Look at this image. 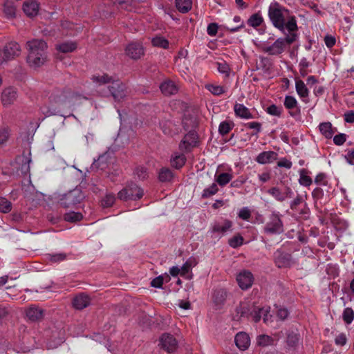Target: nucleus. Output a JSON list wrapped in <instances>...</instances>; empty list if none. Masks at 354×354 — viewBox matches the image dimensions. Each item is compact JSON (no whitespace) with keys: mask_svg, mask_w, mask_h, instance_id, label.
I'll list each match as a JSON object with an SVG mask.
<instances>
[{"mask_svg":"<svg viewBox=\"0 0 354 354\" xmlns=\"http://www.w3.org/2000/svg\"><path fill=\"white\" fill-rule=\"evenodd\" d=\"M217 69L219 73L224 74L226 77H228L230 72V68L225 62H216Z\"/></svg>","mask_w":354,"mask_h":354,"instance_id":"56","label":"nucleus"},{"mask_svg":"<svg viewBox=\"0 0 354 354\" xmlns=\"http://www.w3.org/2000/svg\"><path fill=\"white\" fill-rule=\"evenodd\" d=\"M234 124L230 121H223L220 123L218 127V132L222 136H225L232 129Z\"/></svg>","mask_w":354,"mask_h":354,"instance_id":"44","label":"nucleus"},{"mask_svg":"<svg viewBox=\"0 0 354 354\" xmlns=\"http://www.w3.org/2000/svg\"><path fill=\"white\" fill-rule=\"evenodd\" d=\"M302 196L298 194L294 200L290 203V208L293 211H299V207L304 203Z\"/></svg>","mask_w":354,"mask_h":354,"instance_id":"52","label":"nucleus"},{"mask_svg":"<svg viewBox=\"0 0 354 354\" xmlns=\"http://www.w3.org/2000/svg\"><path fill=\"white\" fill-rule=\"evenodd\" d=\"M254 306L248 302H241L236 308V313L241 317H249Z\"/></svg>","mask_w":354,"mask_h":354,"instance_id":"31","label":"nucleus"},{"mask_svg":"<svg viewBox=\"0 0 354 354\" xmlns=\"http://www.w3.org/2000/svg\"><path fill=\"white\" fill-rule=\"evenodd\" d=\"M236 346L242 351L246 350L250 344V339L249 335L244 332L238 333L234 338Z\"/></svg>","mask_w":354,"mask_h":354,"instance_id":"21","label":"nucleus"},{"mask_svg":"<svg viewBox=\"0 0 354 354\" xmlns=\"http://www.w3.org/2000/svg\"><path fill=\"white\" fill-rule=\"evenodd\" d=\"M115 196L113 193H107L101 199L100 204L103 208H109L113 205L115 202Z\"/></svg>","mask_w":354,"mask_h":354,"instance_id":"42","label":"nucleus"},{"mask_svg":"<svg viewBox=\"0 0 354 354\" xmlns=\"http://www.w3.org/2000/svg\"><path fill=\"white\" fill-rule=\"evenodd\" d=\"M170 280V277L168 274H166L165 277L160 275L156 278H154L151 281V286L155 288H161L164 281L167 283Z\"/></svg>","mask_w":354,"mask_h":354,"instance_id":"49","label":"nucleus"},{"mask_svg":"<svg viewBox=\"0 0 354 354\" xmlns=\"http://www.w3.org/2000/svg\"><path fill=\"white\" fill-rule=\"evenodd\" d=\"M278 154L273 151H266L260 153L255 158V160L261 165L271 163L276 160Z\"/></svg>","mask_w":354,"mask_h":354,"instance_id":"19","label":"nucleus"},{"mask_svg":"<svg viewBox=\"0 0 354 354\" xmlns=\"http://www.w3.org/2000/svg\"><path fill=\"white\" fill-rule=\"evenodd\" d=\"M283 105L288 110V113L291 117L296 118L300 116L301 106L294 96L286 95L284 98Z\"/></svg>","mask_w":354,"mask_h":354,"instance_id":"10","label":"nucleus"},{"mask_svg":"<svg viewBox=\"0 0 354 354\" xmlns=\"http://www.w3.org/2000/svg\"><path fill=\"white\" fill-rule=\"evenodd\" d=\"M218 191L217 185L214 183L209 187L203 189L202 193V198H207L216 194Z\"/></svg>","mask_w":354,"mask_h":354,"instance_id":"47","label":"nucleus"},{"mask_svg":"<svg viewBox=\"0 0 354 354\" xmlns=\"http://www.w3.org/2000/svg\"><path fill=\"white\" fill-rule=\"evenodd\" d=\"M268 15L274 28L281 32L297 33L298 26L296 17L292 12L277 1L270 3Z\"/></svg>","mask_w":354,"mask_h":354,"instance_id":"1","label":"nucleus"},{"mask_svg":"<svg viewBox=\"0 0 354 354\" xmlns=\"http://www.w3.org/2000/svg\"><path fill=\"white\" fill-rule=\"evenodd\" d=\"M83 198V194L80 190L74 189L63 195L59 203L64 208H73L80 203Z\"/></svg>","mask_w":354,"mask_h":354,"instance_id":"6","label":"nucleus"},{"mask_svg":"<svg viewBox=\"0 0 354 354\" xmlns=\"http://www.w3.org/2000/svg\"><path fill=\"white\" fill-rule=\"evenodd\" d=\"M238 216L242 220L248 221L251 217V211L248 207H243L239 210Z\"/></svg>","mask_w":354,"mask_h":354,"instance_id":"63","label":"nucleus"},{"mask_svg":"<svg viewBox=\"0 0 354 354\" xmlns=\"http://www.w3.org/2000/svg\"><path fill=\"white\" fill-rule=\"evenodd\" d=\"M10 136V131L7 127L0 128V145L7 142Z\"/></svg>","mask_w":354,"mask_h":354,"instance_id":"60","label":"nucleus"},{"mask_svg":"<svg viewBox=\"0 0 354 354\" xmlns=\"http://www.w3.org/2000/svg\"><path fill=\"white\" fill-rule=\"evenodd\" d=\"M151 44L155 47L161 48L163 49H168L169 46V41L160 35L154 37L151 39Z\"/></svg>","mask_w":354,"mask_h":354,"instance_id":"40","label":"nucleus"},{"mask_svg":"<svg viewBox=\"0 0 354 354\" xmlns=\"http://www.w3.org/2000/svg\"><path fill=\"white\" fill-rule=\"evenodd\" d=\"M6 57L10 58V60L19 57L21 52L20 45L16 41H10L7 43L4 47Z\"/></svg>","mask_w":354,"mask_h":354,"instance_id":"18","label":"nucleus"},{"mask_svg":"<svg viewBox=\"0 0 354 354\" xmlns=\"http://www.w3.org/2000/svg\"><path fill=\"white\" fill-rule=\"evenodd\" d=\"M227 292L225 289L215 290L213 294V300L216 305L223 304L226 300Z\"/></svg>","mask_w":354,"mask_h":354,"instance_id":"36","label":"nucleus"},{"mask_svg":"<svg viewBox=\"0 0 354 354\" xmlns=\"http://www.w3.org/2000/svg\"><path fill=\"white\" fill-rule=\"evenodd\" d=\"M144 196L143 189L133 182L128 183L118 193V198L122 201H138Z\"/></svg>","mask_w":354,"mask_h":354,"instance_id":"5","label":"nucleus"},{"mask_svg":"<svg viewBox=\"0 0 354 354\" xmlns=\"http://www.w3.org/2000/svg\"><path fill=\"white\" fill-rule=\"evenodd\" d=\"M243 237L238 234L228 240V244L232 248H237L243 244Z\"/></svg>","mask_w":354,"mask_h":354,"instance_id":"46","label":"nucleus"},{"mask_svg":"<svg viewBox=\"0 0 354 354\" xmlns=\"http://www.w3.org/2000/svg\"><path fill=\"white\" fill-rule=\"evenodd\" d=\"M274 262L279 268H290L295 263L291 254L284 251L281 248L274 253Z\"/></svg>","mask_w":354,"mask_h":354,"instance_id":"7","label":"nucleus"},{"mask_svg":"<svg viewBox=\"0 0 354 354\" xmlns=\"http://www.w3.org/2000/svg\"><path fill=\"white\" fill-rule=\"evenodd\" d=\"M267 113L271 115L280 117L283 109L275 104H272L267 108Z\"/></svg>","mask_w":354,"mask_h":354,"instance_id":"59","label":"nucleus"},{"mask_svg":"<svg viewBox=\"0 0 354 354\" xmlns=\"http://www.w3.org/2000/svg\"><path fill=\"white\" fill-rule=\"evenodd\" d=\"M160 344L161 345L162 348L167 352L172 353L176 351L178 343L176 338L173 335L165 333L162 335L160 337Z\"/></svg>","mask_w":354,"mask_h":354,"instance_id":"14","label":"nucleus"},{"mask_svg":"<svg viewBox=\"0 0 354 354\" xmlns=\"http://www.w3.org/2000/svg\"><path fill=\"white\" fill-rule=\"evenodd\" d=\"M283 215L279 212H272L268 217L263 227V232L269 235H279L284 232Z\"/></svg>","mask_w":354,"mask_h":354,"instance_id":"4","label":"nucleus"},{"mask_svg":"<svg viewBox=\"0 0 354 354\" xmlns=\"http://www.w3.org/2000/svg\"><path fill=\"white\" fill-rule=\"evenodd\" d=\"M247 180V176L241 175L231 183L230 187L234 188H240L243 184L246 183Z\"/></svg>","mask_w":354,"mask_h":354,"instance_id":"61","label":"nucleus"},{"mask_svg":"<svg viewBox=\"0 0 354 354\" xmlns=\"http://www.w3.org/2000/svg\"><path fill=\"white\" fill-rule=\"evenodd\" d=\"M295 212L298 213L300 216L304 219H307L309 218L310 216V209L308 207V205L306 203H304L301 207H299V211H295Z\"/></svg>","mask_w":354,"mask_h":354,"instance_id":"58","label":"nucleus"},{"mask_svg":"<svg viewBox=\"0 0 354 354\" xmlns=\"http://www.w3.org/2000/svg\"><path fill=\"white\" fill-rule=\"evenodd\" d=\"M134 174L139 180H144L148 177L147 169L143 166H138L134 170Z\"/></svg>","mask_w":354,"mask_h":354,"instance_id":"51","label":"nucleus"},{"mask_svg":"<svg viewBox=\"0 0 354 354\" xmlns=\"http://www.w3.org/2000/svg\"><path fill=\"white\" fill-rule=\"evenodd\" d=\"M197 136L194 132L187 133L179 144V149L182 151H187L191 146H194L196 142Z\"/></svg>","mask_w":354,"mask_h":354,"instance_id":"22","label":"nucleus"},{"mask_svg":"<svg viewBox=\"0 0 354 354\" xmlns=\"http://www.w3.org/2000/svg\"><path fill=\"white\" fill-rule=\"evenodd\" d=\"M39 4L36 0H26L23 4V10L28 17H35L38 14Z\"/></svg>","mask_w":354,"mask_h":354,"instance_id":"20","label":"nucleus"},{"mask_svg":"<svg viewBox=\"0 0 354 354\" xmlns=\"http://www.w3.org/2000/svg\"><path fill=\"white\" fill-rule=\"evenodd\" d=\"M91 80L97 85L102 86L106 84H111L114 79L112 76L106 73H102V75H93L91 77Z\"/></svg>","mask_w":354,"mask_h":354,"instance_id":"29","label":"nucleus"},{"mask_svg":"<svg viewBox=\"0 0 354 354\" xmlns=\"http://www.w3.org/2000/svg\"><path fill=\"white\" fill-rule=\"evenodd\" d=\"M319 130L322 136L326 139H330L333 135L337 131L336 127H333L330 122H322L319 125Z\"/></svg>","mask_w":354,"mask_h":354,"instance_id":"23","label":"nucleus"},{"mask_svg":"<svg viewBox=\"0 0 354 354\" xmlns=\"http://www.w3.org/2000/svg\"><path fill=\"white\" fill-rule=\"evenodd\" d=\"M109 90L116 101H120L128 95L127 87L120 80H114L109 86Z\"/></svg>","mask_w":354,"mask_h":354,"instance_id":"8","label":"nucleus"},{"mask_svg":"<svg viewBox=\"0 0 354 354\" xmlns=\"http://www.w3.org/2000/svg\"><path fill=\"white\" fill-rule=\"evenodd\" d=\"M46 259L52 263H57L67 259V254L64 252L48 254Z\"/></svg>","mask_w":354,"mask_h":354,"instance_id":"41","label":"nucleus"},{"mask_svg":"<svg viewBox=\"0 0 354 354\" xmlns=\"http://www.w3.org/2000/svg\"><path fill=\"white\" fill-rule=\"evenodd\" d=\"M233 21L236 23H240V24L235 27H231V26H225V28H226L230 32H236L244 27V23H243V21H241V18L240 16H235L233 19Z\"/></svg>","mask_w":354,"mask_h":354,"instance_id":"55","label":"nucleus"},{"mask_svg":"<svg viewBox=\"0 0 354 354\" xmlns=\"http://www.w3.org/2000/svg\"><path fill=\"white\" fill-rule=\"evenodd\" d=\"M295 89L297 95L303 102L307 103L308 102L309 90L301 80H296Z\"/></svg>","mask_w":354,"mask_h":354,"instance_id":"24","label":"nucleus"},{"mask_svg":"<svg viewBox=\"0 0 354 354\" xmlns=\"http://www.w3.org/2000/svg\"><path fill=\"white\" fill-rule=\"evenodd\" d=\"M344 158L349 165H354V149H348L345 151Z\"/></svg>","mask_w":354,"mask_h":354,"instance_id":"64","label":"nucleus"},{"mask_svg":"<svg viewBox=\"0 0 354 354\" xmlns=\"http://www.w3.org/2000/svg\"><path fill=\"white\" fill-rule=\"evenodd\" d=\"M113 3H118L119 8L121 9H124L126 10H132V0H115Z\"/></svg>","mask_w":354,"mask_h":354,"instance_id":"57","label":"nucleus"},{"mask_svg":"<svg viewBox=\"0 0 354 354\" xmlns=\"http://www.w3.org/2000/svg\"><path fill=\"white\" fill-rule=\"evenodd\" d=\"M299 183L301 185L304 187H309L313 183L312 178L308 175L309 171L306 169H301L299 171Z\"/></svg>","mask_w":354,"mask_h":354,"instance_id":"38","label":"nucleus"},{"mask_svg":"<svg viewBox=\"0 0 354 354\" xmlns=\"http://www.w3.org/2000/svg\"><path fill=\"white\" fill-rule=\"evenodd\" d=\"M198 262L194 257H189L181 267L180 275L185 277L189 273L192 268L197 265Z\"/></svg>","mask_w":354,"mask_h":354,"instance_id":"35","label":"nucleus"},{"mask_svg":"<svg viewBox=\"0 0 354 354\" xmlns=\"http://www.w3.org/2000/svg\"><path fill=\"white\" fill-rule=\"evenodd\" d=\"M26 316L31 322H37L44 317V311L37 307L31 306L26 310Z\"/></svg>","mask_w":354,"mask_h":354,"instance_id":"28","label":"nucleus"},{"mask_svg":"<svg viewBox=\"0 0 354 354\" xmlns=\"http://www.w3.org/2000/svg\"><path fill=\"white\" fill-rule=\"evenodd\" d=\"M257 344L260 346H268L274 344V339L267 335H260L257 338Z\"/></svg>","mask_w":354,"mask_h":354,"instance_id":"43","label":"nucleus"},{"mask_svg":"<svg viewBox=\"0 0 354 354\" xmlns=\"http://www.w3.org/2000/svg\"><path fill=\"white\" fill-rule=\"evenodd\" d=\"M186 156L183 153L174 152L170 158V163L172 167L180 169L186 163Z\"/></svg>","mask_w":354,"mask_h":354,"instance_id":"25","label":"nucleus"},{"mask_svg":"<svg viewBox=\"0 0 354 354\" xmlns=\"http://www.w3.org/2000/svg\"><path fill=\"white\" fill-rule=\"evenodd\" d=\"M342 318L345 323L349 324L354 319V311L351 308H346L342 314Z\"/></svg>","mask_w":354,"mask_h":354,"instance_id":"54","label":"nucleus"},{"mask_svg":"<svg viewBox=\"0 0 354 354\" xmlns=\"http://www.w3.org/2000/svg\"><path fill=\"white\" fill-rule=\"evenodd\" d=\"M232 222L228 219H222L214 222L211 227V232L219 236L225 235L228 231L232 230Z\"/></svg>","mask_w":354,"mask_h":354,"instance_id":"12","label":"nucleus"},{"mask_svg":"<svg viewBox=\"0 0 354 354\" xmlns=\"http://www.w3.org/2000/svg\"><path fill=\"white\" fill-rule=\"evenodd\" d=\"M47 44L43 39H32L27 41V62L32 66H40L47 58Z\"/></svg>","mask_w":354,"mask_h":354,"instance_id":"2","label":"nucleus"},{"mask_svg":"<svg viewBox=\"0 0 354 354\" xmlns=\"http://www.w3.org/2000/svg\"><path fill=\"white\" fill-rule=\"evenodd\" d=\"M90 301L89 297L84 293H82L74 297L73 305L75 308L82 310L86 308L90 304Z\"/></svg>","mask_w":354,"mask_h":354,"instance_id":"26","label":"nucleus"},{"mask_svg":"<svg viewBox=\"0 0 354 354\" xmlns=\"http://www.w3.org/2000/svg\"><path fill=\"white\" fill-rule=\"evenodd\" d=\"M299 38L298 33L286 34L285 37L278 38L272 45H264L262 51L270 55H278L284 52L286 46H290Z\"/></svg>","mask_w":354,"mask_h":354,"instance_id":"3","label":"nucleus"},{"mask_svg":"<svg viewBox=\"0 0 354 354\" xmlns=\"http://www.w3.org/2000/svg\"><path fill=\"white\" fill-rule=\"evenodd\" d=\"M233 178V175L231 173L223 172L218 174L216 173L214 176L215 182L219 185L221 187H225L227 184H228Z\"/></svg>","mask_w":354,"mask_h":354,"instance_id":"30","label":"nucleus"},{"mask_svg":"<svg viewBox=\"0 0 354 354\" xmlns=\"http://www.w3.org/2000/svg\"><path fill=\"white\" fill-rule=\"evenodd\" d=\"M265 313H268V311L264 308H259L254 306L250 317L252 318L254 322H258L260 321L262 314H264Z\"/></svg>","mask_w":354,"mask_h":354,"instance_id":"50","label":"nucleus"},{"mask_svg":"<svg viewBox=\"0 0 354 354\" xmlns=\"http://www.w3.org/2000/svg\"><path fill=\"white\" fill-rule=\"evenodd\" d=\"M264 20L261 14L259 12L252 15L247 21V24L248 26L257 28L259 27L263 23Z\"/></svg>","mask_w":354,"mask_h":354,"instance_id":"34","label":"nucleus"},{"mask_svg":"<svg viewBox=\"0 0 354 354\" xmlns=\"http://www.w3.org/2000/svg\"><path fill=\"white\" fill-rule=\"evenodd\" d=\"M268 193L279 202H283L288 198H291L294 195L292 189L288 186H286L283 189L273 187L268 190Z\"/></svg>","mask_w":354,"mask_h":354,"instance_id":"9","label":"nucleus"},{"mask_svg":"<svg viewBox=\"0 0 354 354\" xmlns=\"http://www.w3.org/2000/svg\"><path fill=\"white\" fill-rule=\"evenodd\" d=\"M299 335L294 333L287 335L286 343L290 348H296L299 344Z\"/></svg>","mask_w":354,"mask_h":354,"instance_id":"48","label":"nucleus"},{"mask_svg":"<svg viewBox=\"0 0 354 354\" xmlns=\"http://www.w3.org/2000/svg\"><path fill=\"white\" fill-rule=\"evenodd\" d=\"M205 88L215 96H220L226 92V88L224 86L213 84H207L205 85Z\"/></svg>","mask_w":354,"mask_h":354,"instance_id":"39","label":"nucleus"},{"mask_svg":"<svg viewBox=\"0 0 354 354\" xmlns=\"http://www.w3.org/2000/svg\"><path fill=\"white\" fill-rule=\"evenodd\" d=\"M3 10L8 18H12L15 16L16 8L13 5L8 3H6Z\"/></svg>","mask_w":354,"mask_h":354,"instance_id":"62","label":"nucleus"},{"mask_svg":"<svg viewBox=\"0 0 354 354\" xmlns=\"http://www.w3.org/2000/svg\"><path fill=\"white\" fill-rule=\"evenodd\" d=\"M158 177L162 183L170 182L174 178V173L168 167H162L158 171Z\"/></svg>","mask_w":354,"mask_h":354,"instance_id":"32","label":"nucleus"},{"mask_svg":"<svg viewBox=\"0 0 354 354\" xmlns=\"http://www.w3.org/2000/svg\"><path fill=\"white\" fill-rule=\"evenodd\" d=\"M12 209V203L6 198L0 197V212L8 213Z\"/></svg>","mask_w":354,"mask_h":354,"instance_id":"53","label":"nucleus"},{"mask_svg":"<svg viewBox=\"0 0 354 354\" xmlns=\"http://www.w3.org/2000/svg\"><path fill=\"white\" fill-rule=\"evenodd\" d=\"M126 54L133 59H140L144 55V48L140 43H131L125 48Z\"/></svg>","mask_w":354,"mask_h":354,"instance_id":"16","label":"nucleus"},{"mask_svg":"<svg viewBox=\"0 0 354 354\" xmlns=\"http://www.w3.org/2000/svg\"><path fill=\"white\" fill-rule=\"evenodd\" d=\"M73 92L69 88L56 89L50 96V100L55 104H63L72 96Z\"/></svg>","mask_w":354,"mask_h":354,"instance_id":"11","label":"nucleus"},{"mask_svg":"<svg viewBox=\"0 0 354 354\" xmlns=\"http://www.w3.org/2000/svg\"><path fill=\"white\" fill-rule=\"evenodd\" d=\"M176 7L182 13L188 12L192 7V0H175Z\"/></svg>","mask_w":354,"mask_h":354,"instance_id":"37","label":"nucleus"},{"mask_svg":"<svg viewBox=\"0 0 354 354\" xmlns=\"http://www.w3.org/2000/svg\"><path fill=\"white\" fill-rule=\"evenodd\" d=\"M83 216L80 212H69L64 215V219L67 222H76L80 221L82 219Z\"/></svg>","mask_w":354,"mask_h":354,"instance_id":"45","label":"nucleus"},{"mask_svg":"<svg viewBox=\"0 0 354 354\" xmlns=\"http://www.w3.org/2000/svg\"><path fill=\"white\" fill-rule=\"evenodd\" d=\"M234 113L237 117L243 119L253 118L250 109L242 104L236 103L234 106Z\"/></svg>","mask_w":354,"mask_h":354,"instance_id":"27","label":"nucleus"},{"mask_svg":"<svg viewBox=\"0 0 354 354\" xmlns=\"http://www.w3.org/2000/svg\"><path fill=\"white\" fill-rule=\"evenodd\" d=\"M236 281L242 290L250 288L254 282V277L251 272L243 270L236 277Z\"/></svg>","mask_w":354,"mask_h":354,"instance_id":"13","label":"nucleus"},{"mask_svg":"<svg viewBox=\"0 0 354 354\" xmlns=\"http://www.w3.org/2000/svg\"><path fill=\"white\" fill-rule=\"evenodd\" d=\"M77 44L73 41H66L63 42L59 44L56 45V50H57L59 52L67 53H71L76 50L77 48Z\"/></svg>","mask_w":354,"mask_h":354,"instance_id":"33","label":"nucleus"},{"mask_svg":"<svg viewBox=\"0 0 354 354\" xmlns=\"http://www.w3.org/2000/svg\"><path fill=\"white\" fill-rule=\"evenodd\" d=\"M159 87L161 93L165 96L175 95L178 91V87L176 84L169 79L164 80Z\"/></svg>","mask_w":354,"mask_h":354,"instance_id":"17","label":"nucleus"},{"mask_svg":"<svg viewBox=\"0 0 354 354\" xmlns=\"http://www.w3.org/2000/svg\"><path fill=\"white\" fill-rule=\"evenodd\" d=\"M17 88L10 86L3 89L1 93V102L3 106L12 104L17 98Z\"/></svg>","mask_w":354,"mask_h":354,"instance_id":"15","label":"nucleus"}]
</instances>
